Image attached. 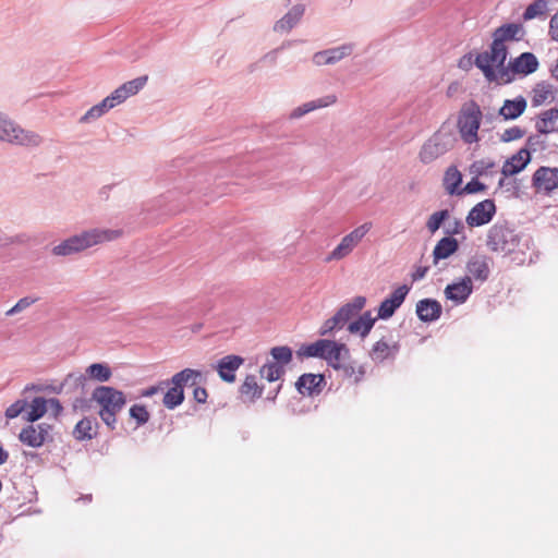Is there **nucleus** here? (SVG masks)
<instances>
[{"label": "nucleus", "instance_id": "1", "mask_svg": "<svg viewBox=\"0 0 558 558\" xmlns=\"http://www.w3.org/2000/svg\"><path fill=\"white\" fill-rule=\"evenodd\" d=\"M525 31L520 23H507L497 27L493 34V41L489 49L476 54L474 64L478 68L484 77L494 75V65H502L508 57L507 43L520 41L523 39Z\"/></svg>", "mask_w": 558, "mask_h": 558}, {"label": "nucleus", "instance_id": "2", "mask_svg": "<svg viewBox=\"0 0 558 558\" xmlns=\"http://www.w3.org/2000/svg\"><path fill=\"white\" fill-rule=\"evenodd\" d=\"M123 234L121 229L93 228L74 234L51 248L53 256H70L89 247L118 240Z\"/></svg>", "mask_w": 558, "mask_h": 558}, {"label": "nucleus", "instance_id": "3", "mask_svg": "<svg viewBox=\"0 0 558 558\" xmlns=\"http://www.w3.org/2000/svg\"><path fill=\"white\" fill-rule=\"evenodd\" d=\"M90 400L99 407L98 414L105 425L114 430L117 416L126 404L125 395L110 386H97L92 392Z\"/></svg>", "mask_w": 558, "mask_h": 558}, {"label": "nucleus", "instance_id": "4", "mask_svg": "<svg viewBox=\"0 0 558 558\" xmlns=\"http://www.w3.org/2000/svg\"><path fill=\"white\" fill-rule=\"evenodd\" d=\"M539 62L534 53L522 52L517 58L509 61L506 66L494 65V75L485 77L489 83L499 85L510 84L514 81L515 75L526 76L537 71Z\"/></svg>", "mask_w": 558, "mask_h": 558}, {"label": "nucleus", "instance_id": "5", "mask_svg": "<svg viewBox=\"0 0 558 558\" xmlns=\"http://www.w3.org/2000/svg\"><path fill=\"white\" fill-rule=\"evenodd\" d=\"M0 142L36 148L44 143V137L35 131L22 128L8 113L0 110Z\"/></svg>", "mask_w": 558, "mask_h": 558}, {"label": "nucleus", "instance_id": "6", "mask_svg": "<svg viewBox=\"0 0 558 558\" xmlns=\"http://www.w3.org/2000/svg\"><path fill=\"white\" fill-rule=\"evenodd\" d=\"M521 244V235L507 220L495 222L487 232V247L498 254L514 253Z\"/></svg>", "mask_w": 558, "mask_h": 558}, {"label": "nucleus", "instance_id": "7", "mask_svg": "<svg viewBox=\"0 0 558 558\" xmlns=\"http://www.w3.org/2000/svg\"><path fill=\"white\" fill-rule=\"evenodd\" d=\"M457 142L454 132L449 125L442 124L425 143L418 151L422 163L428 165L450 151Z\"/></svg>", "mask_w": 558, "mask_h": 558}, {"label": "nucleus", "instance_id": "8", "mask_svg": "<svg viewBox=\"0 0 558 558\" xmlns=\"http://www.w3.org/2000/svg\"><path fill=\"white\" fill-rule=\"evenodd\" d=\"M483 120V112L475 101L464 104L459 112L457 126L461 140L468 144L480 141L478 130Z\"/></svg>", "mask_w": 558, "mask_h": 558}, {"label": "nucleus", "instance_id": "9", "mask_svg": "<svg viewBox=\"0 0 558 558\" xmlns=\"http://www.w3.org/2000/svg\"><path fill=\"white\" fill-rule=\"evenodd\" d=\"M201 377L202 373L192 368H184L174 374L170 381L165 383L166 385L171 384L172 387L163 396V405L169 410L179 407L184 401V387L196 386Z\"/></svg>", "mask_w": 558, "mask_h": 558}, {"label": "nucleus", "instance_id": "10", "mask_svg": "<svg viewBox=\"0 0 558 558\" xmlns=\"http://www.w3.org/2000/svg\"><path fill=\"white\" fill-rule=\"evenodd\" d=\"M365 304L366 298L362 295L353 298L350 302L343 304L332 317L324 322L319 328V335L327 336L336 330H341L364 308Z\"/></svg>", "mask_w": 558, "mask_h": 558}, {"label": "nucleus", "instance_id": "11", "mask_svg": "<svg viewBox=\"0 0 558 558\" xmlns=\"http://www.w3.org/2000/svg\"><path fill=\"white\" fill-rule=\"evenodd\" d=\"M112 376V371L110 366L106 363H93L86 369L85 374H68L64 378L63 383L53 388L56 393H61L62 390L66 387H72L74 389L84 388L87 378L99 383L108 381Z\"/></svg>", "mask_w": 558, "mask_h": 558}, {"label": "nucleus", "instance_id": "12", "mask_svg": "<svg viewBox=\"0 0 558 558\" xmlns=\"http://www.w3.org/2000/svg\"><path fill=\"white\" fill-rule=\"evenodd\" d=\"M372 227V222H364L344 235L340 243L326 256L325 262L341 260L348 257L369 232Z\"/></svg>", "mask_w": 558, "mask_h": 558}, {"label": "nucleus", "instance_id": "13", "mask_svg": "<svg viewBox=\"0 0 558 558\" xmlns=\"http://www.w3.org/2000/svg\"><path fill=\"white\" fill-rule=\"evenodd\" d=\"M496 214V205L493 199H484L477 203L469 211L465 222L469 227H481L489 223Z\"/></svg>", "mask_w": 558, "mask_h": 558}, {"label": "nucleus", "instance_id": "14", "mask_svg": "<svg viewBox=\"0 0 558 558\" xmlns=\"http://www.w3.org/2000/svg\"><path fill=\"white\" fill-rule=\"evenodd\" d=\"M50 430L51 426L46 423L28 425L22 428L19 435V439L22 444L28 447L39 448L45 444L46 439L50 434Z\"/></svg>", "mask_w": 558, "mask_h": 558}, {"label": "nucleus", "instance_id": "15", "mask_svg": "<svg viewBox=\"0 0 558 558\" xmlns=\"http://www.w3.org/2000/svg\"><path fill=\"white\" fill-rule=\"evenodd\" d=\"M147 76H140L116 88L106 98L109 100L111 106L114 108L118 105L124 102L129 97L136 95L146 84Z\"/></svg>", "mask_w": 558, "mask_h": 558}, {"label": "nucleus", "instance_id": "16", "mask_svg": "<svg viewBox=\"0 0 558 558\" xmlns=\"http://www.w3.org/2000/svg\"><path fill=\"white\" fill-rule=\"evenodd\" d=\"M409 291L410 287L407 284L400 286L396 290H393V292L380 303L378 307L377 318H390L404 302Z\"/></svg>", "mask_w": 558, "mask_h": 558}, {"label": "nucleus", "instance_id": "17", "mask_svg": "<svg viewBox=\"0 0 558 558\" xmlns=\"http://www.w3.org/2000/svg\"><path fill=\"white\" fill-rule=\"evenodd\" d=\"M533 185L546 194L558 187V168L541 167L533 174Z\"/></svg>", "mask_w": 558, "mask_h": 558}, {"label": "nucleus", "instance_id": "18", "mask_svg": "<svg viewBox=\"0 0 558 558\" xmlns=\"http://www.w3.org/2000/svg\"><path fill=\"white\" fill-rule=\"evenodd\" d=\"M472 292L473 283L470 277H463L459 281L448 284L445 289L446 298L458 305L466 302Z\"/></svg>", "mask_w": 558, "mask_h": 558}, {"label": "nucleus", "instance_id": "19", "mask_svg": "<svg viewBox=\"0 0 558 558\" xmlns=\"http://www.w3.org/2000/svg\"><path fill=\"white\" fill-rule=\"evenodd\" d=\"M349 357V349L344 343H339L330 340V344L326 350L325 360L328 365L335 369L343 368L345 374H349V368L343 365V362Z\"/></svg>", "mask_w": 558, "mask_h": 558}, {"label": "nucleus", "instance_id": "20", "mask_svg": "<svg viewBox=\"0 0 558 558\" xmlns=\"http://www.w3.org/2000/svg\"><path fill=\"white\" fill-rule=\"evenodd\" d=\"M489 257L486 255H474L466 263L468 276L471 280L475 279L484 282L490 275Z\"/></svg>", "mask_w": 558, "mask_h": 558}, {"label": "nucleus", "instance_id": "21", "mask_svg": "<svg viewBox=\"0 0 558 558\" xmlns=\"http://www.w3.org/2000/svg\"><path fill=\"white\" fill-rule=\"evenodd\" d=\"M531 161V155L527 148H521L517 154L508 158L502 168L504 177H511L522 171Z\"/></svg>", "mask_w": 558, "mask_h": 558}, {"label": "nucleus", "instance_id": "22", "mask_svg": "<svg viewBox=\"0 0 558 558\" xmlns=\"http://www.w3.org/2000/svg\"><path fill=\"white\" fill-rule=\"evenodd\" d=\"M337 101H338V97L336 94L325 95L320 98L307 101V102L296 107L295 109H293V111L291 112V118L299 119V118L303 117L304 114L310 113L314 110L330 107V106L335 105Z\"/></svg>", "mask_w": 558, "mask_h": 558}, {"label": "nucleus", "instance_id": "23", "mask_svg": "<svg viewBox=\"0 0 558 558\" xmlns=\"http://www.w3.org/2000/svg\"><path fill=\"white\" fill-rule=\"evenodd\" d=\"M243 357L239 355H227L219 360L217 364V372L220 378L226 383H233L235 380V371L243 364Z\"/></svg>", "mask_w": 558, "mask_h": 558}, {"label": "nucleus", "instance_id": "24", "mask_svg": "<svg viewBox=\"0 0 558 558\" xmlns=\"http://www.w3.org/2000/svg\"><path fill=\"white\" fill-rule=\"evenodd\" d=\"M417 317L425 323L437 320L441 315V305L433 299H424L416 304Z\"/></svg>", "mask_w": 558, "mask_h": 558}, {"label": "nucleus", "instance_id": "25", "mask_svg": "<svg viewBox=\"0 0 558 558\" xmlns=\"http://www.w3.org/2000/svg\"><path fill=\"white\" fill-rule=\"evenodd\" d=\"M324 383L322 375L303 374L295 383V387L301 395L313 396L320 392Z\"/></svg>", "mask_w": 558, "mask_h": 558}, {"label": "nucleus", "instance_id": "26", "mask_svg": "<svg viewBox=\"0 0 558 558\" xmlns=\"http://www.w3.org/2000/svg\"><path fill=\"white\" fill-rule=\"evenodd\" d=\"M304 14V7L296 4L279 21L276 22L274 31L278 33L290 32L301 20Z\"/></svg>", "mask_w": 558, "mask_h": 558}, {"label": "nucleus", "instance_id": "27", "mask_svg": "<svg viewBox=\"0 0 558 558\" xmlns=\"http://www.w3.org/2000/svg\"><path fill=\"white\" fill-rule=\"evenodd\" d=\"M376 318L372 316L369 311L364 312L357 319L352 320L348 325V331L352 335H360L362 339L366 338L371 332Z\"/></svg>", "mask_w": 558, "mask_h": 558}, {"label": "nucleus", "instance_id": "28", "mask_svg": "<svg viewBox=\"0 0 558 558\" xmlns=\"http://www.w3.org/2000/svg\"><path fill=\"white\" fill-rule=\"evenodd\" d=\"M535 129L541 134H549L558 131V108L543 111L536 121Z\"/></svg>", "mask_w": 558, "mask_h": 558}, {"label": "nucleus", "instance_id": "29", "mask_svg": "<svg viewBox=\"0 0 558 558\" xmlns=\"http://www.w3.org/2000/svg\"><path fill=\"white\" fill-rule=\"evenodd\" d=\"M98 423L95 418L84 417L73 429V437L78 441L90 440L97 435Z\"/></svg>", "mask_w": 558, "mask_h": 558}, {"label": "nucleus", "instance_id": "30", "mask_svg": "<svg viewBox=\"0 0 558 558\" xmlns=\"http://www.w3.org/2000/svg\"><path fill=\"white\" fill-rule=\"evenodd\" d=\"M459 248L458 241L452 236H445L440 239L434 247L433 258L434 264H437L440 259L448 258L454 254Z\"/></svg>", "mask_w": 558, "mask_h": 558}, {"label": "nucleus", "instance_id": "31", "mask_svg": "<svg viewBox=\"0 0 558 558\" xmlns=\"http://www.w3.org/2000/svg\"><path fill=\"white\" fill-rule=\"evenodd\" d=\"M526 108V100L522 96L517 97L515 99H507L505 100L502 107L499 109V116H501L505 120H514L519 118Z\"/></svg>", "mask_w": 558, "mask_h": 558}, {"label": "nucleus", "instance_id": "32", "mask_svg": "<svg viewBox=\"0 0 558 558\" xmlns=\"http://www.w3.org/2000/svg\"><path fill=\"white\" fill-rule=\"evenodd\" d=\"M330 344L328 339H319L313 343L302 345L296 354L299 357H319L324 359L326 350Z\"/></svg>", "mask_w": 558, "mask_h": 558}, {"label": "nucleus", "instance_id": "33", "mask_svg": "<svg viewBox=\"0 0 558 558\" xmlns=\"http://www.w3.org/2000/svg\"><path fill=\"white\" fill-rule=\"evenodd\" d=\"M48 412V402L43 397H36L29 404V411L23 414V420L34 423L41 418Z\"/></svg>", "mask_w": 558, "mask_h": 558}, {"label": "nucleus", "instance_id": "34", "mask_svg": "<svg viewBox=\"0 0 558 558\" xmlns=\"http://www.w3.org/2000/svg\"><path fill=\"white\" fill-rule=\"evenodd\" d=\"M240 392L245 401L253 402L262 396L263 388L257 384L254 375H247L240 387Z\"/></svg>", "mask_w": 558, "mask_h": 558}, {"label": "nucleus", "instance_id": "35", "mask_svg": "<svg viewBox=\"0 0 558 558\" xmlns=\"http://www.w3.org/2000/svg\"><path fill=\"white\" fill-rule=\"evenodd\" d=\"M462 183V174L457 167H449L444 175V186L448 194L459 195V186Z\"/></svg>", "mask_w": 558, "mask_h": 558}, {"label": "nucleus", "instance_id": "36", "mask_svg": "<svg viewBox=\"0 0 558 558\" xmlns=\"http://www.w3.org/2000/svg\"><path fill=\"white\" fill-rule=\"evenodd\" d=\"M113 109L107 98H104L99 104L89 108L84 116L80 118V123H89L101 118L109 110Z\"/></svg>", "mask_w": 558, "mask_h": 558}, {"label": "nucleus", "instance_id": "37", "mask_svg": "<svg viewBox=\"0 0 558 558\" xmlns=\"http://www.w3.org/2000/svg\"><path fill=\"white\" fill-rule=\"evenodd\" d=\"M532 93H533V96H532L533 106H541L549 97H553L554 88L550 83L543 81L535 85Z\"/></svg>", "mask_w": 558, "mask_h": 558}, {"label": "nucleus", "instance_id": "38", "mask_svg": "<svg viewBox=\"0 0 558 558\" xmlns=\"http://www.w3.org/2000/svg\"><path fill=\"white\" fill-rule=\"evenodd\" d=\"M284 373L286 368H283L282 365H279L278 363H275L272 361H268L259 369L260 376L270 383L280 379L284 375Z\"/></svg>", "mask_w": 558, "mask_h": 558}, {"label": "nucleus", "instance_id": "39", "mask_svg": "<svg viewBox=\"0 0 558 558\" xmlns=\"http://www.w3.org/2000/svg\"><path fill=\"white\" fill-rule=\"evenodd\" d=\"M392 353L391 347L384 339L378 340L372 348L369 356L374 362H383Z\"/></svg>", "mask_w": 558, "mask_h": 558}, {"label": "nucleus", "instance_id": "40", "mask_svg": "<svg viewBox=\"0 0 558 558\" xmlns=\"http://www.w3.org/2000/svg\"><path fill=\"white\" fill-rule=\"evenodd\" d=\"M354 47V44L348 43L335 48L326 49L330 63L335 64L345 57H349L353 52Z\"/></svg>", "mask_w": 558, "mask_h": 558}, {"label": "nucleus", "instance_id": "41", "mask_svg": "<svg viewBox=\"0 0 558 558\" xmlns=\"http://www.w3.org/2000/svg\"><path fill=\"white\" fill-rule=\"evenodd\" d=\"M495 167H496L495 161H493L490 159L475 160L470 166V173L473 174L476 178L483 177V175H488V174L493 173L492 170Z\"/></svg>", "mask_w": 558, "mask_h": 558}, {"label": "nucleus", "instance_id": "42", "mask_svg": "<svg viewBox=\"0 0 558 558\" xmlns=\"http://www.w3.org/2000/svg\"><path fill=\"white\" fill-rule=\"evenodd\" d=\"M270 355L272 357V362L282 365L283 368L292 361V350L287 345L274 347L270 350Z\"/></svg>", "mask_w": 558, "mask_h": 558}, {"label": "nucleus", "instance_id": "43", "mask_svg": "<svg viewBox=\"0 0 558 558\" xmlns=\"http://www.w3.org/2000/svg\"><path fill=\"white\" fill-rule=\"evenodd\" d=\"M547 1L545 0H535L531 4H529L523 13V19L525 21L533 20L535 17L542 16L547 11Z\"/></svg>", "mask_w": 558, "mask_h": 558}, {"label": "nucleus", "instance_id": "44", "mask_svg": "<svg viewBox=\"0 0 558 558\" xmlns=\"http://www.w3.org/2000/svg\"><path fill=\"white\" fill-rule=\"evenodd\" d=\"M38 300H39V298H37V296H32V295L24 296V298L20 299L15 303L14 306H12L10 310H8L5 312V316H8V317L15 316V315L26 311L27 308H29Z\"/></svg>", "mask_w": 558, "mask_h": 558}, {"label": "nucleus", "instance_id": "45", "mask_svg": "<svg viewBox=\"0 0 558 558\" xmlns=\"http://www.w3.org/2000/svg\"><path fill=\"white\" fill-rule=\"evenodd\" d=\"M449 218V211L447 209H442L439 211H435L432 214L426 222V228L430 233H435L444 223L446 219Z\"/></svg>", "mask_w": 558, "mask_h": 558}, {"label": "nucleus", "instance_id": "46", "mask_svg": "<svg viewBox=\"0 0 558 558\" xmlns=\"http://www.w3.org/2000/svg\"><path fill=\"white\" fill-rule=\"evenodd\" d=\"M130 416L134 418L138 426L146 424L149 421V412L142 404H134L130 409Z\"/></svg>", "mask_w": 558, "mask_h": 558}, {"label": "nucleus", "instance_id": "47", "mask_svg": "<svg viewBox=\"0 0 558 558\" xmlns=\"http://www.w3.org/2000/svg\"><path fill=\"white\" fill-rule=\"evenodd\" d=\"M27 407L28 402L26 399H19L5 410V417L10 420L15 418L23 414Z\"/></svg>", "mask_w": 558, "mask_h": 558}, {"label": "nucleus", "instance_id": "48", "mask_svg": "<svg viewBox=\"0 0 558 558\" xmlns=\"http://www.w3.org/2000/svg\"><path fill=\"white\" fill-rule=\"evenodd\" d=\"M5 244L4 245H20V246H27L32 243L33 238L27 232H20L14 235H10L5 238Z\"/></svg>", "mask_w": 558, "mask_h": 558}, {"label": "nucleus", "instance_id": "49", "mask_svg": "<svg viewBox=\"0 0 558 558\" xmlns=\"http://www.w3.org/2000/svg\"><path fill=\"white\" fill-rule=\"evenodd\" d=\"M524 134L525 131L521 128L512 126L504 131V133L500 135V141L504 143H509L522 138Z\"/></svg>", "mask_w": 558, "mask_h": 558}, {"label": "nucleus", "instance_id": "50", "mask_svg": "<svg viewBox=\"0 0 558 558\" xmlns=\"http://www.w3.org/2000/svg\"><path fill=\"white\" fill-rule=\"evenodd\" d=\"M486 190V185L477 180L474 177L470 182L465 184V186L460 190L459 195L461 194H475L477 192H483Z\"/></svg>", "mask_w": 558, "mask_h": 558}, {"label": "nucleus", "instance_id": "51", "mask_svg": "<svg viewBox=\"0 0 558 558\" xmlns=\"http://www.w3.org/2000/svg\"><path fill=\"white\" fill-rule=\"evenodd\" d=\"M548 34L554 41L558 43V12L549 21Z\"/></svg>", "mask_w": 558, "mask_h": 558}, {"label": "nucleus", "instance_id": "52", "mask_svg": "<svg viewBox=\"0 0 558 558\" xmlns=\"http://www.w3.org/2000/svg\"><path fill=\"white\" fill-rule=\"evenodd\" d=\"M313 62L320 66V65H330V59L327 54L326 50L318 51L313 56Z\"/></svg>", "mask_w": 558, "mask_h": 558}, {"label": "nucleus", "instance_id": "53", "mask_svg": "<svg viewBox=\"0 0 558 558\" xmlns=\"http://www.w3.org/2000/svg\"><path fill=\"white\" fill-rule=\"evenodd\" d=\"M48 402V411H51L54 416L59 415L63 407L61 405L60 401L56 398H51L47 400Z\"/></svg>", "mask_w": 558, "mask_h": 558}, {"label": "nucleus", "instance_id": "54", "mask_svg": "<svg viewBox=\"0 0 558 558\" xmlns=\"http://www.w3.org/2000/svg\"><path fill=\"white\" fill-rule=\"evenodd\" d=\"M207 391L203 387H195L193 391V398L198 403H205L207 400Z\"/></svg>", "mask_w": 558, "mask_h": 558}, {"label": "nucleus", "instance_id": "55", "mask_svg": "<svg viewBox=\"0 0 558 558\" xmlns=\"http://www.w3.org/2000/svg\"><path fill=\"white\" fill-rule=\"evenodd\" d=\"M280 48H276L260 58V62H268L269 64H276Z\"/></svg>", "mask_w": 558, "mask_h": 558}, {"label": "nucleus", "instance_id": "56", "mask_svg": "<svg viewBox=\"0 0 558 558\" xmlns=\"http://www.w3.org/2000/svg\"><path fill=\"white\" fill-rule=\"evenodd\" d=\"M472 62L473 61H472V56L471 54L464 56L459 61V68L462 69V70L468 71L471 68Z\"/></svg>", "mask_w": 558, "mask_h": 558}, {"label": "nucleus", "instance_id": "57", "mask_svg": "<svg viewBox=\"0 0 558 558\" xmlns=\"http://www.w3.org/2000/svg\"><path fill=\"white\" fill-rule=\"evenodd\" d=\"M428 267H417L416 270L412 274L413 281H417L423 279L426 276Z\"/></svg>", "mask_w": 558, "mask_h": 558}, {"label": "nucleus", "instance_id": "58", "mask_svg": "<svg viewBox=\"0 0 558 558\" xmlns=\"http://www.w3.org/2000/svg\"><path fill=\"white\" fill-rule=\"evenodd\" d=\"M542 143L539 135H531L527 137L526 145L533 150H536V146Z\"/></svg>", "mask_w": 558, "mask_h": 558}, {"label": "nucleus", "instance_id": "59", "mask_svg": "<svg viewBox=\"0 0 558 558\" xmlns=\"http://www.w3.org/2000/svg\"><path fill=\"white\" fill-rule=\"evenodd\" d=\"M9 459V452L0 446V465L4 464Z\"/></svg>", "mask_w": 558, "mask_h": 558}, {"label": "nucleus", "instance_id": "60", "mask_svg": "<svg viewBox=\"0 0 558 558\" xmlns=\"http://www.w3.org/2000/svg\"><path fill=\"white\" fill-rule=\"evenodd\" d=\"M462 228H463L462 222L460 220H456L453 229L450 231H447V233L448 234H457V233H459L460 229H462Z\"/></svg>", "mask_w": 558, "mask_h": 558}, {"label": "nucleus", "instance_id": "61", "mask_svg": "<svg viewBox=\"0 0 558 558\" xmlns=\"http://www.w3.org/2000/svg\"><path fill=\"white\" fill-rule=\"evenodd\" d=\"M550 73L554 78L558 81V58L555 61V64L550 68Z\"/></svg>", "mask_w": 558, "mask_h": 558}, {"label": "nucleus", "instance_id": "62", "mask_svg": "<svg viewBox=\"0 0 558 558\" xmlns=\"http://www.w3.org/2000/svg\"><path fill=\"white\" fill-rule=\"evenodd\" d=\"M157 391H158V388H157V387H149V388L144 392V396H145V397H151V396H154Z\"/></svg>", "mask_w": 558, "mask_h": 558}, {"label": "nucleus", "instance_id": "63", "mask_svg": "<svg viewBox=\"0 0 558 558\" xmlns=\"http://www.w3.org/2000/svg\"><path fill=\"white\" fill-rule=\"evenodd\" d=\"M483 119L485 120L486 123H492L493 120L495 119V116L494 114H486V116L483 114Z\"/></svg>", "mask_w": 558, "mask_h": 558}, {"label": "nucleus", "instance_id": "64", "mask_svg": "<svg viewBox=\"0 0 558 558\" xmlns=\"http://www.w3.org/2000/svg\"><path fill=\"white\" fill-rule=\"evenodd\" d=\"M291 45H292V41H291V40H289V41H284V43H282V45H281L279 48H280V50H283V49H286V48L291 47Z\"/></svg>", "mask_w": 558, "mask_h": 558}]
</instances>
